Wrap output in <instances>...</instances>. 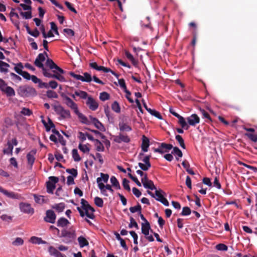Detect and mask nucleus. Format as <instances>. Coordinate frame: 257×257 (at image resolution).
<instances>
[{
	"label": "nucleus",
	"mask_w": 257,
	"mask_h": 257,
	"mask_svg": "<svg viewBox=\"0 0 257 257\" xmlns=\"http://www.w3.org/2000/svg\"><path fill=\"white\" fill-rule=\"evenodd\" d=\"M59 237L63 238V242L66 243H69L76 238V233L75 229L73 227H71L68 229H63L61 230V233L59 235Z\"/></svg>",
	"instance_id": "obj_1"
},
{
	"label": "nucleus",
	"mask_w": 257,
	"mask_h": 257,
	"mask_svg": "<svg viewBox=\"0 0 257 257\" xmlns=\"http://www.w3.org/2000/svg\"><path fill=\"white\" fill-rule=\"evenodd\" d=\"M109 178V175L107 174L100 173V177H98L96 179V182L98 184V187L100 190L102 195L105 196H108V195L106 192V189L104 187V184L102 182L107 183Z\"/></svg>",
	"instance_id": "obj_2"
},
{
	"label": "nucleus",
	"mask_w": 257,
	"mask_h": 257,
	"mask_svg": "<svg viewBox=\"0 0 257 257\" xmlns=\"http://www.w3.org/2000/svg\"><path fill=\"white\" fill-rule=\"evenodd\" d=\"M18 93L22 97L33 96L37 95L36 90L34 88L28 86L19 87Z\"/></svg>",
	"instance_id": "obj_3"
},
{
	"label": "nucleus",
	"mask_w": 257,
	"mask_h": 257,
	"mask_svg": "<svg viewBox=\"0 0 257 257\" xmlns=\"http://www.w3.org/2000/svg\"><path fill=\"white\" fill-rule=\"evenodd\" d=\"M81 204L82 208L85 211L86 216L90 219H94L95 217L94 209L84 199H81Z\"/></svg>",
	"instance_id": "obj_4"
},
{
	"label": "nucleus",
	"mask_w": 257,
	"mask_h": 257,
	"mask_svg": "<svg viewBox=\"0 0 257 257\" xmlns=\"http://www.w3.org/2000/svg\"><path fill=\"white\" fill-rule=\"evenodd\" d=\"M0 90L5 93L8 97L14 96L15 95L14 89L8 86L6 82L2 79L0 78Z\"/></svg>",
	"instance_id": "obj_5"
},
{
	"label": "nucleus",
	"mask_w": 257,
	"mask_h": 257,
	"mask_svg": "<svg viewBox=\"0 0 257 257\" xmlns=\"http://www.w3.org/2000/svg\"><path fill=\"white\" fill-rule=\"evenodd\" d=\"M53 107L56 113L59 115L62 118H67L71 117L70 111L65 109L61 105H55L53 106Z\"/></svg>",
	"instance_id": "obj_6"
},
{
	"label": "nucleus",
	"mask_w": 257,
	"mask_h": 257,
	"mask_svg": "<svg viewBox=\"0 0 257 257\" xmlns=\"http://www.w3.org/2000/svg\"><path fill=\"white\" fill-rule=\"evenodd\" d=\"M61 96L64 101V103L68 107L73 110L74 112L77 111L78 109L77 104L72 99L64 94H62Z\"/></svg>",
	"instance_id": "obj_7"
},
{
	"label": "nucleus",
	"mask_w": 257,
	"mask_h": 257,
	"mask_svg": "<svg viewBox=\"0 0 257 257\" xmlns=\"http://www.w3.org/2000/svg\"><path fill=\"white\" fill-rule=\"evenodd\" d=\"M49 181L47 182V191L48 193L53 194L56 187L55 184L59 181L57 177L51 176L49 178Z\"/></svg>",
	"instance_id": "obj_8"
},
{
	"label": "nucleus",
	"mask_w": 257,
	"mask_h": 257,
	"mask_svg": "<svg viewBox=\"0 0 257 257\" xmlns=\"http://www.w3.org/2000/svg\"><path fill=\"white\" fill-rule=\"evenodd\" d=\"M155 190V199L157 201L161 202L165 206H168L169 205V202L167 199L164 197L165 192L161 189H156Z\"/></svg>",
	"instance_id": "obj_9"
},
{
	"label": "nucleus",
	"mask_w": 257,
	"mask_h": 257,
	"mask_svg": "<svg viewBox=\"0 0 257 257\" xmlns=\"http://www.w3.org/2000/svg\"><path fill=\"white\" fill-rule=\"evenodd\" d=\"M46 57H48V55L46 52L43 53H40L34 62L35 65L39 68H43L44 65L43 62L45 61Z\"/></svg>",
	"instance_id": "obj_10"
},
{
	"label": "nucleus",
	"mask_w": 257,
	"mask_h": 257,
	"mask_svg": "<svg viewBox=\"0 0 257 257\" xmlns=\"http://www.w3.org/2000/svg\"><path fill=\"white\" fill-rule=\"evenodd\" d=\"M142 183L145 188L149 189L151 190H156L153 182L148 179L147 174H145L144 176L141 179Z\"/></svg>",
	"instance_id": "obj_11"
},
{
	"label": "nucleus",
	"mask_w": 257,
	"mask_h": 257,
	"mask_svg": "<svg viewBox=\"0 0 257 257\" xmlns=\"http://www.w3.org/2000/svg\"><path fill=\"white\" fill-rule=\"evenodd\" d=\"M173 148V146L171 144H166L162 143L160 144L159 148L155 149L154 152L159 153L160 154H163L164 152H167Z\"/></svg>",
	"instance_id": "obj_12"
},
{
	"label": "nucleus",
	"mask_w": 257,
	"mask_h": 257,
	"mask_svg": "<svg viewBox=\"0 0 257 257\" xmlns=\"http://www.w3.org/2000/svg\"><path fill=\"white\" fill-rule=\"evenodd\" d=\"M56 215L54 212V211L52 210H48L46 211V216L44 217V220L49 223H54L56 221Z\"/></svg>",
	"instance_id": "obj_13"
},
{
	"label": "nucleus",
	"mask_w": 257,
	"mask_h": 257,
	"mask_svg": "<svg viewBox=\"0 0 257 257\" xmlns=\"http://www.w3.org/2000/svg\"><path fill=\"white\" fill-rule=\"evenodd\" d=\"M19 206L21 211L25 213L33 214L34 213V209L31 207L30 204L22 202Z\"/></svg>",
	"instance_id": "obj_14"
},
{
	"label": "nucleus",
	"mask_w": 257,
	"mask_h": 257,
	"mask_svg": "<svg viewBox=\"0 0 257 257\" xmlns=\"http://www.w3.org/2000/svg\"><path fill=\"white\" fill-rule=\"evenodd\" d=\"M86 104L89 108L92 110H96L98 107V103L91 96H89L86 101Z\"/></svg>",
	"instance_id": "obj_15"
},
{
	"label": "nucleus",
	"mask_w": 257,
	"mask_h": 257,
	"mask_svg": "<svg viewBox=\"0 0 257 257\" xmlns=\"http://www.w3.org/2000/svg\"><path fill=\"white\" fill-rule=\"evenodd\" d=\"M89 118L90 120V123H92L94 125L99 131L101 132H105V128L104 126L102 124L101 122H100L98 119L95 117H93L92 116L90 115L89 116Z\"/></svg>",
	"instance_id": "obj_16"
},
{
	"label": "nucleus",
	"mask_w": 257,
	"mask_h": 257,
	"mask_svg": "<svg viewBox=\"0 0 257 257\" xmlns=\"http://www.w3.org/2000/svg\"><path fill=\"white\" fill-rule=\"evenodd\" d=\"M0 192L2 193L3 194L6 195L7 197L12 198V199H19L21 198V195L15 193L13 192H9L7 190L4 189L2 187L0 186Z\"/></svg>",
	"instance_id": "obj_17"
},
{
	"label": "nucleus",
	"mask_w": 257,
	"mask_h": 257,
	"mask_svg": "<svg viewBox=\"0 0 257 257\" xmlns=\"http://www.w3.org/2000/svg\"><path fill=\"white\" fill-rule=\"evenodd\" d=\"M46 65L49 67L51 69L53 70H55L58 71L60 73H64V71L60 67L58 66L52 60L50 59H47L46 61Z\"/></svg>",
	"instance_id": "obj_18"
},
{
	"label": "nucleus",
	"mask_w": 257,
	"mask_h": 257,
	"mask_svg": "<svg viewBox=\"0 0 257 257\" xmlns=\"http://www.w3.org/2000/svg\"><path fill=\"white\" fill-rule=\"evenodd\" d=\"M187 120L190 125L195 126L200 122V118L196 114H192L187 118Z\"/></svg>",
	"instance_id": "obj_19"
},
{
	"label": "nucleus",
	"mask_w": 257,
	"mask_h": 257,
	"mask_svg": "<svg viewBox=\"0 0 257 257\" xmlns=\"http://www.w3.org/2000/svg\"><path fill=\"white\" fill-rule=\"evenodd\" d=\"M49 254L54 257H66L53 246H50L48 248Z\"/></svg>",
	"instance_id": "obj_20"
},
{
	"label": "nucleus",
	"mask_w": 257,
	"mask_h": 257,
	"mask_svg": "<svg viewBox=\"0 0 257 257\" xmlns=\"http://www.w3.org/2000/svg\"><path fill=\"white\" fill-rule=\"evenodd\" d=\"M131 139L127 135H124L120 134L118 136L115 137L114 141L117 143H121L122 142L128 143L130 142Z\"/></svg>",
	"instance_id": "obj_21"
},
{
	"label": "nucleus",
	"mask_w": 257,
	"mask_h": 257,
	"mask_svg": "<svg viewBox=\"0 0 257 257\" xmlns=\"http://www.w3.org/2000/svg\"><path fill=\"white\" fill-rule=\"evenodd\" d=\"M37 150L36 149H33L31 150L27 155V159L28 161V163L30 165L31 167H32L33 164L34 163L35 158V156L36 154Z\"/></svg>",
	"instance_id": "obj_22"
},
{
	"label": "nucleus",
	"mask_w": 257,
	"mask_h": 257,
	"mask_svg": "<svg viewBox=\"0 0 257 257\" xmlns=\"http://www.w3.org/2000/svg\"><path fill=\"white\" fill-rule=\"evenodd\" d=\"M70 95L74 99L75 98V96H78L83 99H87L89 97L88 94L86 92L80 90L75 91L74 94H70Z\"/></svg>",
	"instance_id": "obj_23"
},
{
	"label": "nucleus",
	"mask_w": 257,
	"mask_h": 257,
	"mask_svg": "<svg viewBox=\"0 0 257 257\" xmlns=\"http://www.w3.org/2000/svg\"><path fill=\"white\" fill-rule=\"evenodd\" d=\"M150 146V141L149 139L143 135L142 137V143L141 145V149L144 152H147L148 151V148Z\"/></svg>",
	"instance_id": "obj_24"
},
{
	"label": "nucleus",
	"mask_w": 257,
	"mask_h": 257,
	"mask_svg": "<svg viewBox=\"0 0 257 257\" xmlns=\"http://www.w3.org/2000/svg\"><path fill=\"white\" fill-rule=\"evenodd\" d=\"M69 224V221L63 217L59 218L57 222V225L59 227L64 228L67 227Z\"/></svg>",
	"instance_id": "obj_25"
},
{
	"label": "nucleus",
	"mask_w": 257,
	"mask_h": 257,
	"mask_svg": "<svg viewBox=\"0 0 257 257\" xmlns=\"http://www.w3.org/2000/svg\"><path fill=\"white\" fill-rule=\"evenodd\" d=\"M30 242L35 244H48V242L43 240L42 238L35 236H32L29 240Z\"/></svg>",
	"instance_id": "obj_26"
},
{
	"label": "nucleus",
	"mask_w": 257,
	"mask_h": 257,
	"mask_svg": "<svg viewBox=\"0 0 257 257\" xmlns=\"http://www.w3.org/2000/svg\"><path fill=\"white\" fill-rule=\"evenodd\" d=\"M80 119V121L83 123H85L86 124H89L90 123V120L89 118L88 119L87 117H86L84 114L79 111V110H77V111H75L74 112Z\"/></svg>",
	"instance_id": "obj_27"
},
{
	"label": "nucleus",
	"mask_w": 257,
	"mask_h": 257,
	"mask_svg": "<svg viewBox=\"0 0 257 257\" xmlns=\"http://www.w3.org/2000/svg\"><path fill=\"white\" fill-rule=\"evenodd\" d=\"M151 229V226L149 222L147 221V223H142V232L145 235L148 236L149 234V230Z\"/></svg>",
	"instance_id": "obj_28"
},
{
	"label": "nucleus",
	"mask_w": 257,
	"mask_h": 257,
	"mask_svg": "<svg viewBox=\"0 0 257 257\" xmlns=\"http://www.w3.org/2000/svg\"><path fill=\"white\" fill-rule=\"evenodd\" d=\"M10 65L7 63L0 60V72L1 73H7L9 72Z\"/></svg>",
	"instance_id": "obj_29"
},
{
	"label": "nucleus",
	"mask_w": 257,
	"mask_h": 257,
	"mask_svg": "<svg viewBox=\"0 0 257 257\" xmlns=\"http://www.w3.org/2000/svg\"><path fill=\"white\" fill-rule=\"evenodd\" d=\"M118 125L120 131L130 132L132 130V127L124 122H120Z\"/></svg>",
	"instance_id": "obj_30"
},
{
	"label": "nucleus",
	"mask_w": 257,
	"mask_h": 257,
	"mask_svg": "<svg viewBox=\"0 0 257 257\" xmlns=\"http://www.w3.org/2000/svg\"><path fill=\"white\" fill-rule=\"evenodd\" d=\"M7 147L3 150L4 153L5 154L12 155L14 147L11 141H9L7 142Z\"/></svg>",
	"instance_id": "obj_31"
},
{
	"label": "nucleus",
	"mask_w": 257,
	"mask_h": 257,
	"mask_svg": "<svg viewBox=\"0 0 257 257\" xmlns=\"http://www.w3.org/2000/svg\"><path fill=\"white\" fill-rule=\"evenodd\" d=\"M65 207V204L64 203H60L58 204H55L52 208L55 209L58 212H62L64 211Z\"/></svg>",
	"instance_id": "obj_32"
},
{
	"label": "nucleus",
	"mask_w": 257,
	"mask_h": 257,
	"mask_svg": "<svg viewBox=\"0 0 257 257\" xmlns=\"http://www.w3.org/2000/svg\"><path fill=\"white\" fill-rule=\"evenodd\" d=\"M78 241L80 247H83L84 246H87L89 244L88 241L83 236H80L78 237Z\"/></svg>",
	"instance_id": "obj_33"
},
{
	"label": "nucleus",
	"mask_w": 257,
	"mask_h": 257,
	"mask_svg": "<svg viewBox=\"0 0 257 257\" xmlns=\"http://www.w3.org/2000/svg\"><path fill=\"white\" fill-rule=\"evenodd\" d=\"M89 144H87L85 145L80 143L78 146L79 149L84 153H89L90 151V148L89 147Z\"/></svg>",
	"instance_id": "obj_34"
},
{
	"label": "nucleus",
	"mask_w": 257,
	"mask_h": 257,
	"mask_svg": "<svg viewBox=\"0 0 257 257\" xmlns=\"http://www.w3.org/2000/svg\"><path fill=\"white\" fill-rule=\"evenodd\" d=\"M53 72L55 73L54 74V78H56L61 82L65 81V77L61 75L62 73H60L58 71L55 70H53Z\"/></svg>",
	"instance_id": "obj_35"
},
{
	"label": "nucleus",
	"mask_w": 257,
	"mask_h": 257,
	"mask_svg": "<svg viewBox=\"0 0 257 257\" xmlns=\"http://www.w3.org/2000/svg\"><path fill=\"white\" fill-rule=\"evenodd\" d=\"M110 182L112 184V185L114 187L117 189H120V186L119 183L114 176H111L110 178Z\"/></svg>",
	"instance_id": "obj_36"
},
{
	"label": "nucleus",
	"mask_w": 257,
	"mask_h": 257,
	"mask_svg": "<svg viewBox=\"0 0 257 257\" xmlns=\"http://www.w3.org/2000/svg\"><path fill=\"white\" fill-rule=\"evenodd\" d=\"M95 145L96 146V150L98 152H103L104 147L101 142L98 140H95Z\"/></svg>",
	"instance_id": "obj_37"
},
{
	"label": "nucleus",
	"mask_w": 257,
	"mask_h": 257,
	"mask_svg": "<svg viewBox=\"0 0 257 257\" xmlns=\"http://www.w3.org/2000/svg\"><path fill=\"white\" fill-rule=\"evenodd\" d=\"M42 122L46 127L47 131H49L51 128L55 127L54 124L53 123L52 121L50 118H49L48 119V124H47L45 120H42Z\"/></svg>",
	"instance_id": "obj_38"
},
{
	"label": "nucleus",
	"mask_w": 257,
	"mask_h": 257,
	"mask_svg": "<svg viewBox=\"0 0 257 257\" xmlns=\"http://www.w3.org/2000/svg\"><path fill=\"white\" fill-rule=\"evenodd\" d=\"M72 155L74 160L75 162H79L81 158L78 154V151L76 149H74L72 151Z\"/></svg>",
	"instance_id": "obj_39"
},
{
	"label": "nucleus",
	"mask_w": 257,
	"mask_h": 257,
	"mask_svg": "<svg viewBox=\"0 0 257 257\" xmlns=\"http://www.w3.org/2000/svg\"><path fill=\"white\" fill-rule=\"evenodd\" d=\"M34 197L35 201L37 203L43 204V203L45 202L44 196L37 195L36 194H34Z\"/></svg>",
	"instance_id": "obj_40"
},
{
	"label": "nucleus",
	"mask_w": 257,
	"mask_h": 257,
	"mask_svg": "<svg viewBox=\"0 0 257 257\" xmlns=\"http://www.w3.org/2000/svg\"><path fill=\"white\" fill-rule=\"evenodd\" d=\"M148 112L159 119H162L163 118L160 113L155 109H149V110H148Z\"/></svg>",
	"instance_id": "obj_41"
},
{
	"label": "nucleus",
	"mask_w": 257,
	"mask_h": 257,
	"mask_svg": "<svg viewBox=\"0 0 257 257\" xmlns=\"http://www.w3.org/2000/svg\"><path fill=\"white\" fill-rule=\"evenodd\" d=\"M92 78L90 74L85 72L82 76V82H90L92 81Z\"/></svg>",
	"instance_id": "obj_42"
},
{
	"label": "nucleus",
	"mask_w": 257,
	"mask_h": 257,
	"mask_svg": "<svg viewBox=\"0 0 257 257\" xmlns=\"http://www.w3.org/2000/svg\"><path fill=\"white\" fill-rule=\"evenodd\" d=\"M125 56L126 58L132 62L134 65L136 66L138 64V61L134 58L133 56L131 53L126 52L125 53Z\"/></svg>",
	"instance_id": "obj_43"
},
{
	"label": "nucleus",
	"mask_w": 257,
	"mask_h": 257,
	"mask_svg": "<svg viewBox=\"0 0 257 257\" xmlns=\"http://www.w3.org/2000/svg\"><path fill=\"white\" fill-rule=\"evenodd\" d=\"M112 109L116 113H119L120 112V107L117 101H114L111 105Z\"/></svg>",
	"instance_id": "obj_44"
},
{
	"label": "nucleus",
	"mask_w": 257,
	"mask_h": 257,
	"mask_svg": "<svg viewBox=\"0 0 257 257\" xmlns=\"http://www.w3.org/2000/svg\"><path fill=\"white\" fill-rule=\"evenodd\" d=\"M100 71H102L104 72L107 73L110 72L112 75L115 76L116 78H118L119 75L113 71L111 70L110 68L101 66Z\"/></svg>",
	"instance_id": "obj_45"
},
{
	"label": "nucleus",
	"mask_w": 257,
	"mask_h": 257,
	"mask_svg": "<svg viewBox=\"0 0 257 257\" xmlns=\"http://www.w3.org/2000/svg\"><path fill=\"white\" fill-rule=\"evenodd\" d=\"M15 65L16 66L14 67V70L18 74L20 75L23 71L22 69L24 68L23 64L20 62Z\"/></svg>",
	"instance_id": "obj_46"
},
{
	"label": "nucleus",
	"mask_w": 257,
	"mask_h": 257,
	"mask_svg": "<svg viewBox=\"0 0 257 257\" xmlns=\"http://www.w3.org/2000/svg\"><path fill=\"white\" fill-rule=\"evenodd\" d=\"M47 96L50 98H57L58 97L56 92L53 90H48L46 93Z\"/></svg>",
	"instance_id": "obj_47"
},
{
	"label": "nucleus",
	"mask_w": 257,
	"mask_h": 257,
	"mask_svg": "<svg viewBox=\"0 0 257 257\" xmlns=\"http://www.w3.org/2000/svg\"><path fill=\"white\" fill-rule=\"evenodd\" d=\"M142 207L140 204H138L137 206L131 207L130 208V211L134 213L138 212L140 213L141 212Z\"/></svg>",
	"instance_id": "obj_48"
},
{
	"label": "nucleus",
	"mask_w": 257,
	"mask_h": 257,
	"mask_svg": "<svg viewBox=\"0 0 257 257\" xmlns=\"http://www.w3.org/2000/svg\"><path fill=\"white\" fill-rule=\"evenodd\" d=\"M176 140L178 142L181 147L183 149H185V145L184 144V140L180 135H176L175 137Z\"/></svg>",
	"instance_id": "obj_49"
},
{
	"label": "nucleus",
	"mask_w": 257,
	"mask_h": 257,
	"mask_svg": "<svg viewBox=\"0 0 257 257\" xmlns=\"http://www.w3.org/2000/svg\"><path fill=\"white\" fill-rule=\"evenodd\" d=\"M94 203L99 207H102L103 206V201L99 197H95L94 198Z\"/></svg>",
	"instance_id": "obj_50"
},
{
	"label": "nucleus",
	"mask_w": 257,
	"mask_h": 257,
	"mask_svg": "<svg viewBox=\"0 0 257 257\" xmlns=\"http://www.w3.org/2000/svg\"><path fill=\"white\" fill-rule=\"evenodd\" d=\"M109 94L106 92H102L100 93L99 98L101 101H104L109 99Z\"/></svg>",
	"instance_id": "obj_51"
},
{
	"label": "nucleus",
	"mask_w": 257,
	"mask_h": 257,
	"mask_svg": "<svg viewBox=\"0 0 257 257\" xmlns=\"http://www.w3.org/2000/svg\"><path fill=\"white\" fill-rule=\"evenodd\" d=\"M15 246L22 245L24 244V240L21 237H17L12 242Z\"/></svg>",
	"instance_id": "obj_52"
},
{
	"label": "nucleus",
	"mask_w": 257,
	"mask_h": 257,
	"mask_svg": "<svg viewBox=\"0 0 257 257\" xmlns=\"http://www.w3.org/2000/svg\"><path fill=\"white\" fill-rule=\"evenodd\" d=\"M20 15L25 19H30L32 17L31 11L26 12H21Z\"/></svg>",
	"instance_id": "obj_53"
},
{
	"label": "nucleus",
	"mask_w": 257,
	"mask_h": 257,
	"mask_svg": "<svg viewBox=\"0 0 257 257\" xmlns=\"http://www.w3.org/2000/svg\"><path fill=\"white\" fill-rule=\"evenodd\" d=\"M172 154H173L179 157H182L183 156V154L181 151L177 147H174L173 148V151L172 152Z\"/></svg>",
	"instance_id": "obj_54"
},
{
	"label": "nucleus",
	"mask_w": 257,
	"mask_h": 257,
	"mask_svg": "<svg viewBox=\"0 0 257 257\" xmlns=\"http://www.w3.org/2000/svg\"><path fill=\"white\" fill-rule=\"evenodd\" d=\"M43 71V75L48 78H54V74H52L49 70H47L44 67L41 68Z\"/></svg>",
	"instance_id": "obj_55"
},
{
	"label": "nucleus",
	"mask_w": 257,
	"mask_h": 257,
	"mask_svg": "<svg viewBox=\"0 0 257 257\" xmlns=\"http://www.w3.org/2000/svg\"><path fill=\"white\" fill-rule=\"evenodd\" d=\"M245 136L247 137L252 142H257V134L245 133Z\"/></svg>",
	"instance_id": "obj_56"
},
{
	"label": "nucleus",
	"mask_w": 257,
	"mask_h": 257,
	"mask_svg": "<svg viewBox=\"0 0 257 257\" xmlns=\"http://www.w3.org/2000/svg\"><path fill=\"white\" fill-rule=\"evenodd\" d=\"M191 211V209L188 207H184L182 208V211L181 214L183 216H187L190 214Z\"/></svg>",
	"instance_id": "obj_57"
},
{
	"label": "nucleus",
	"mask_w": 257,
	"mask_h": 257,
	"mask_svg": "<svg viewBox=\"0 0 257 257\" xmlns=\"http://www.w3.org/2000/svg\"><path fill=\"white\" fill-rule=\"evenodd\" d=\"M90 156H92V157H93V158L94 160L97 159L98 160L99 162L101 164H102L103 163V160L102 159L101 155L100 153H96V156H95L94 155H93L92 154H91Z\"/></svg>",
	"instance_id": "obj_58"
},
{
	"label": "nucleus",
	"mask_w": 257,
	"mask_h": 257,
	"mask_svg": "<svg viewBox=\"0 0 257 257\" xmlns=\"http://www.w3.org/2000/svg\"><path fill=\"white\" fill-rule=\"evenodd\" d=\"M238 164L240 165H242L245 167L252 170L254 172H257V168L254 166H250L242 162H239Z\"/></svg>",
	"instance_id": "obj_59"
},
{
	"label": "nucleus",
	"mask_w": 257,
	"mask_h": 257,
	"mask_svg": "<svg viewBox=\"0 0 257 257\" xmlns=\"http://www.w3.org/2000/svg\"><path fill=\"white\" fill-rule=\"evenodd\" d=\"M66 172L75 178L77 177L78 174L77 170L74 168L68 169L66 170Z\"/></svg>",
	"instance_id": "obj_60"
},
{
	"label": "nucleus",
	"mask_w": 257,
	"mask_h": 257,
	"mask_svg": "<svg viewBox=\"0 0 257 257\" xmlns=\"http://www.w3.org/2000/svg\"><path fill=\"white\" fill-rule=\"evenodd\" d=\"M129 181L126 179H123L122 181V185L124 188L128 191H131V188L129 185Z\"/></svg>",
	"instance_id": "obj_61"
},
{
	"label": "nucleus",
	"mask_w": 257,
	"mask_h": 257,
	"mask_svg": "<svg viewBox=\"0 0 257 257\" xmlns=\"http://www.w3.org/2000/svg\"><path fill=\"white\" fill-rule=\"evenodd\" d=\"M130 228H132L133 227L136 228L137 229L139 228V226L137 222L135 221V220L131 217L130 218V223L128 225Z\"/></svg>",
	"instance_id": "obj_62"
},
{
	"label": "nucleus",
	"mask_w": 257,
	"mask_h": 257,
	"mask_svg": "<svg viewBox=\"0 0 257 257\" xmlns=\"http://www.w3.org/2000/svg\"><path fill=\"white\" fill-rule=\"evenodd\" d=\"M21 113L25 115L30 116L32 114V111L27 108L23 107L21 111Z\"/></svg>",
	"instance_id": "obj_63"
},
{
	"label": "nucleus",
	"mask_w": 257,
	"mask_h": 257,
	"mask_svg": "<svg viewBox=\"0 0 257 257\" xmlns=\"http://www.w3.org/2000/svg\"><path fill=\"white\" fill-rule=\"evenodd\" d=\"M118 82L119 86L124 90H127L125 85V81L123 79H120L118 80Z\"/></svg>",
	"instance_id": "obj_64"
}]
</instances>
